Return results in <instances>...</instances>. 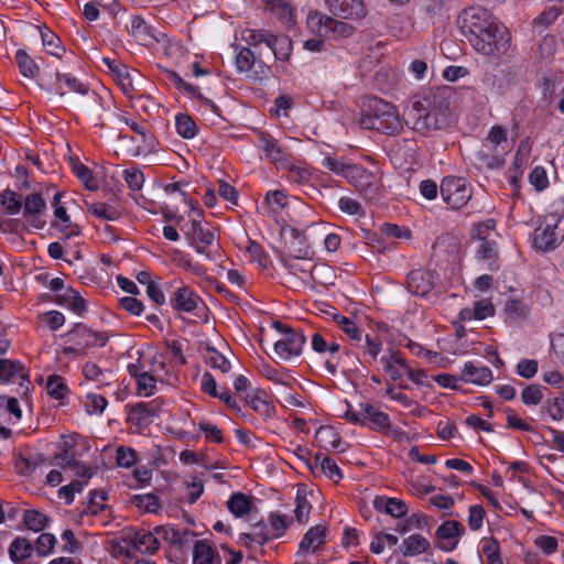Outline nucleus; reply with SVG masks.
Returning <instances> with one entry per match:
<instances>
[{
    "instance_id": "nucleus-6",
    "label": "nucleus",
    "mask_w": 564,
    "mask_h": 564,
    "mask_svg": "<svg viewBox=\"0 0 564 564\" xmlns=\"http://www.w3.org/2000/svg\"><path fill=\"white\" fill-rule=\"evenodd\" d=\"M348 182L367 200H377L380 196L382 182L378 170L368 171L364 166L356 164L352 167Z\"/></svg>"
},
{
    "instance_id": "nucleus-50",
    "label": "nucleus",
    "mask_w": 564,
    "mask_h": 564,
    "mask_svg": "<svg viewBox=\"0 0 564 564\" xmlns=\"http://www.w3.org/2000/svg\"><path fill=\"white\" fill-rule=\"evenodd\" d=\"M335 321L339 325L340 329L348 336V338L355 343L356 346L362 341V332L357 324L346 316L336 315Z\"/></svg>"
},
{
    "instance_id": "nucleus-56",
    "label": "nucleus",
    "mask_w": 564,
    "mask_h": 564,
    "mask_svg": "<svg viewBox=\"0 0 564 564\" xmlns=\"http://www.w3.org/2000/svg\"><path fill=\"white\" fill-rule=\"evenodd\" d=\"M131 503L145 512H158L160 509L159 498L153 494L135 495L131 498Z\"/></svg>"
},
{
    "instance_id": "nucleus-42",
    "label": "nucleus",
    "mask_w": 564,
    "mask_h": 564,
    "mask_svg": "<svg viewBox=\"0 0 564 564\" xmlns=\"http://www.w3.org/2000/svg\"><path fill=\"white\" fill-rule=\"evenodd\" d=\"M44 460L42 455H20L14 462V468L21 476H31Z\"/></svg>"
},
{
    "instance_id": "nucleus-17",
    "label": "nucleus",
    "mask_w": 564,
    "mask_h": 564,
    "mask_svg": "<svg viewBox=\"0 0 564 564\" xmlns=\"http://www.w3.org/2000/svg\"><path fill=\"white\" fill-rule=\"evenodd\" d=\"M335 18L336 17L332 14L326 15L315 12L314 14L308 15L307 23L308 25H319L338 37H349L355 33L356 28L352 24Z\"/></svg>"
},
{
    "instance_id": "nucleus-13",
    "label": "nucleus",
    "mask_w": 564,
    "mask_h": 564,
    "mask_svg": "<svg viewBox=\"0 0 564 564\" xmlns=\"http://www.w3.org/2000/svg\"><path fill=\"white\" fill-rule=\"evenodd\" d=\"M465 531V527L457 520L444 521L435 531V544L444 552H452Z\"/></svg>"
},
{
    "instance_id": "nucleus-14",
    "label": "nucleus",
    "mask_w": 564,
    "mask_h": 564,
    "mask_svg": "<svg viewBox=\"0 0 564 564\" xmlns=\"http://www.w3.org/2000/svg\"><path fill=\"white\" fill-rule=\"evenodd\" d=\"M0 383H19L28 390L29 371L19 360L0 358Z\"/></svg>"
},
{
    "instance_id": "nucleus-40",
    "label": "nucleus",
    "mask_w": 564,
    "mask_h": 564,
    "mask_svg": "<svg viewBox=\"0 0 564 564\" xmlns=\"http://www.w3.org/2000/svg\"><path fill=\"white\" fill-rule=\"evenodd\" d=\"M315 466H319L322 473L335 484H338L343 479L340 468L336 462L328 456L317 454L315 456Z\"/></svg>"
},
{
    "instance_id": "nucleus-59",
    "label": "nucleus",
    "mask_w": 564,
    "mask_h": 564,
    "mask_svg": "<svg viewBox=\"0 0 564 564\" xmlns=\"http://www.w3.org/2000/svg\"><path fill=\"white\" fill-rule=\"evenodd\" d=\"M108 404L107 399L98 393H87L85 400V410L88 414H101Z\"/></svg>"
},
{
    "instance_id": "nucleus-57",
    "label": "nucleus",
    "mask_w": 564,
    "mask_h": 564,
    "mask_svg": "<svg viewBox=\"0 0 564 564\" xmlns=\"http://www.w3.org/2000/svg\"><path fill=\"white\" fill-rule=\"evenodd\" d=\"M0 203L11 215L19 214L22 208L20 195L10 189H6L0 194Z\"/></svg>"
},
{
    "instance_id": "nucleus-21",
    "label": "nucleus",
    "mask_w": 564,
    "mask_h": 564,
    "mask_svg": "<svg viewBox=\"0 0 564 564\" xmlns=\"http://www.w3.org/2000/svg\"><path fill=\"white\" fill-rule=\"evenodd\" d=\"M185 234L191 245L199 253H206V248L213 243L215 238L210 230L203 228L198 219L191 220V230Z\"/></svg>"
},
{
    "instance_id": "nucleus-8",
    "label": "nucleus",
    "mask_w": 564,
    "mask_h": 564,
    "mask_svg": "<svg viewBox=\"0 0 564 564\" xmlns=\"http://www.w3.org/2000/svg\"><path fill=\"white\" fill-rule=\"evenodd\" d=\"M561 220L546 223L535 228L533 234V246L542 252L555 250L564 240V228L560 227Z\"/></svg>"
},
{
    "instance_id": "nucleus-26",
    "label": "nucleus",
    "mask_w": 564,
    "mask_h": 564,
    "mask_svg": "<svg viewBox=\"0 0 564 564\" xmlns=\"http://www.w3.org/2000/svg\"><path fill=\"white\" fill-rule=\"evenodd\" d=\"M269 59L288 61L292 53V40L288 35H275L271 33V39L268 44Z\"/></svg>"
},
{
    "instance_id": "nucleus-39",
    "label": "nucleus",
    "mask_w": 564,
    "mask_h": 564,
    "mask_svg": "<svg viewBox=\"0 0 564 564\" xmlns=\"http://www.w3.org/2000/svg\"><path fill=\"white\" fill-rule=\"evenodd\" d=\"M270 39L271 32L264 29H247L242 32V40L247 43L248 47L252 48L253 51H261L262 44L268 47Z\"/></svg>"
},
{
    "instance_id": "nucleus-7",
    "label": "nucleus",
    "mask_w": 564,
    "mask_h": 564,
    "mask_svg": "<svg viewBox=\"0 0 564 564\" xmlns=\"http://www.w3.org/2000/svg\"><path fill=\"white\" fill-rule=\"evenodd\" d=\"M443 200L453 209L464 207L471 198V188L464 177L446 176L440 186Z\"/></svg>"
},
{
    "instance_id": "nucleus-37",
    "label": "nucleus",
    "mask_w": 564,
    "mask_h": 564,
    "mask_svg": "<svg viewBox=\"0 0 564 564\" xmlns=\"http://www.w3.org/2000/svg\"><path fill=\"white\" fill-rule=\"evenodd\" d=\"M33 545L25 538H15L9 546V555L15 564H24L32 555Z\"/></svg>"
},
{
    "instance_id": "nucleus-55",
    "label": "nucleus",
    "mask_w": 564,
    "mask_h": 564,
    "mask_svg": "<svg viewBox=\"0 0 564 564\" xmlns=\"http://www.w3.org/2000/svg\"><path fill=\"white\" fill-rule=\"evenodd\" d=\"M403 358L401 354L397 351H390L389 355H383L381 357V362L383 365V369L387 373H389L391 380L397 381L405 375L404 370L399 367V364L392 361L393 358Z\"/></svg>"
},
{
    "instance_id": "nucleus-20",
    "label": "nucleus",
    "mask_w": 564,
    "mask_h": 564,
    "mask_svg": "<svg viewBox=\"0 0 564 564\" xmlns=\"http://www.w3.org/2000/svg\"><path fill=\"white\" fill-rule=\"evenodd\" d=\"M325 534L326 528L323 525L311 528L299 544L297 555L305 556L319 550L325 544Z\"/></svg>"
},
{
    "instance_id": "nucleus-44",
    "label": "nucleus",
    "mask_w": 564,
    "mask_h": 564,
    "mask_svg": "<svg viewBox=\"0 0 564 564\" xmlns=\"http://www.w3.org/2000/svg\"><path fill=\"white\" fill-rule=\"evenodd\" d=\"M46 391L55 400L63 401L69 393L65 379L58 375H51L47 378Z\"/></svg>"
},
{
    "instance_id": "nucleus-1",
    "label": "nucleus",
    "mask_w": 564,
    "mask_h": 564,
    "mask_svg": "<svg viewBox=\"0 0 564 564\" xmlns=\"http://www.w3.org/2000/svg\"><path fill=\"white\" fill-rule=\"evenodd\" d=\"M457 24L470 46L486 57L500 59L511 46L510 32L486 8L464 9L457 17Z\"/></svg>"
},
{
    "instance_id": "nucleus-22",
    "label": "nucleus",
    "mask_w": 564,
    "mask_h": 564,
    "mask_svg": "<svg viewBox=\"0 0 564 564\" xmlns=\"http://www.w3.org/2000/svg\"><path fill=\"white\" fill-rule=\"evenodd\" d=\"M257 147L264 153V156L272 163L285 160L286 152L271 134L259 131Z\"/></svg>"
},
{
    "instance_id": "nucleus-29",
    "label": "nucleus",
    "mask_w": 564,
    "mask_h": 564,
    "mask_svg": "<svg viewBox=\"0 0 564 564\" xmlns=\"http://www.w3.org/2000/svg\"><path fill=\"white\" fill-rule=\"evenodd\" d=\"M62 193H55L52 205L54 207V216L62 223L59 230L66 235V237L77 236L79 234L78 225L72 224L70 218L66 212V208L59 204Z\"/></svg>"
},
{
    "instance_id": "nucleus-12",
    "label": "nucleus",
    "mask_w": 564,
    "mask_h": 564,
    "mask_svg": "<svg viewBox=\"0 0 564 564\" xmlns=\"http://www.w3.org/2000/svg\"><path fill=\"white\" fill-rule=\"evenodd\" d=\"M236 67L239 72H251L254 67L256 77H268L270 66L262 56L261 51H253L250 47H242L236 55Z\"/></svg>"
},
{
    "instance_id": "nucleus-38",
    "label": "nucleus",
    "mask_w": 564,
    "mask_h": 564,
    "mask_svg": "<svg viewBox=\"0 0 564 564\" xmlns=\"http://www.w3.org/2000/svg\"><path fill=\"white\" fill-rule=\"evenodd\" d=\"M479 552L486 558V564H503L500 555V544L496 538H482Z\"/></svg>"
},
{
    "instance_id": "nucleus-27",
    "label": "nucleus",
    "mask_w": 564,
    "mask_h": 564,
    "mask_svg": "<svg viewBox=\"0 0 564 564\" xmlns=\"http://www.w3.org/2000/svg\"><path fill=\"white\" fill-rule=\"evenodd\" d=\"M372 505L377 511L384 512L394 518H402L408 513V506L401 499L377 496Z\"/></svg>"
},
{
    "instance_id": "nucleus-19",
    "label": "nucleus",
    "mask_w": 564,
    "mask_h": 564,
    "mask_svg": "<svg viewBox=\"0 0 564 564\" xmlns=\"http://www.w3.org/2000/svg\"><path fill=\"white\" fill-rule=\"evenodd\" d=\"M434 273L429 270H413L408 274L406 288L410 293L426 296L434 286Z\"/></svg>"
},
{
    "instance_id": "nucleus-33",
    "label": "nucleus",
    "mask_w": 564,
    "mask_h": 564,
    "mask_svg": "<svg viewBox=\"0 0 564 564\" xmlns=\"http://www.w3.org/2000/svg\"><path fill=\"white\" fill-rule=\"evenodd\" d=\"M387 29L392 36L404 39L409 36L412 31V22L410 17L405 14H392L387 19Z\"/></svg>"
},
{
    "instance_id": "nucleus-53",
    "label": "nucleus",
    "mask_w": 564,
    "mask_h": 564,
    "mask_svg": "<svg viewBox=\"0 0 564 564\" xmlns=\"http://www.w3.org/2000/svg\"><path fill=\"white\" fill-rule=\"evenodd\" d=\"M106 500H107L106 492L91 491L89 501H88L87 506L83 509L82 514L83 516L84 514L85 516L99 514L107 508V505L105 503Z\"/></svg>"
},
{
    "instance_id": "nucleus-54",
    "label": "nucleus",
    "mask_w": 564,
    "mask_h": 564,
    "mask_svg": "<svg viewBox=\"0 0 564 564\" xmlns=\"http://www.w3.org/2000/svg\"><path fill=\"white\" fill-rule=\"evenodd\" d=\"M47 521L48 518L37 510L24 511L23 522L29 530L40 532L45 528Z\"/></svg>"
},
{
    "instance_id": "nucleus-46",
    "label": "nucleus",
    "mask_w": 564,
    "mask_h": 564,
    "mask_svg": "<svg viewBox=\"0 0 564 564\" xmlns=\"http://www.w3.org/2000/svg\"><path fill=\"white\" fill-rule=\"evenodd\" d=\"M215 557L214 547L206 540H197L193 550L194 564H212Z\"/></svg>"
},
{
    "instance_id": "nucleus-25",
    "label": "nucleus",
    "mask_w": 564,
    "mask_h": 564,
    "mask_svg": "<svg viewBox=\"0 0 564 564\" xmlns=\"http://www.w3.org/2000/svg\"><path fill=\"white\" fill-rule=\"evenodd\" d=\"M361 414L366 425L378 432H386L390 427V417L370 403H361Z\"/></svg>"
},
{
    "instance_id": "nucleus-23",
    "label": "nucleus",
    "mask_w": 564,
    "mask_h": 564,
    "mask_svg": "<svg viewBox=\"0 0 564 564\" xmlns=\"http://www.w3.org/2000/svg\"><path fill=\"white\" fill-rule=\"evenodd\" d=\"M462 380L467 383L486 386L492 381V371L487 366L467 361L462 370Z\"/></svg>"
},
{
    "instance_id": "nucleus-32",
    "label": "nucleus",
    "mask_w": 564,
    "mask_h": 564,
    "mask_svg": "<svg viewBox=\"0 0 564 564\" xmlns=\"http://www.w3.org/2000/svg\"><path fill=\"white\" fill-rule=\"evenodd\" d=\"M57 87L56 90L61 96H64L66 93H77L80 95L88 94V87L79 82L75 76L68 73H56Z\"/></svg>"
},
{
    "instance_id": "nucleus-36",
    "label": "nucleus",
    "mask_w": 564,
    "mask_h": 564,
    "mask_svg": "<svg viewBox=\"0 0 564 564\" xmlns=\"http://www.w3.org/2000/svg\"><path fill=\"white\" fill-rule=\"evenodd\" d=\"M57 303L78 315H82L87 308L85 300L73 288H66L64 292L57 294Z\"/></svg>"
},
{
    "instance_id": "nucleus-47",
    "label": "nucleus",
    "mask_w": 564,
    "mask_h": 564,
    "mask_svg": "<svg viewBox=\"0 0 564 564\" xmlns=\"http://www.w3.org/2000/svg\"><path fill=\"white\" fill-rule=\"evenodd\" d=\"M247 403L250 408L263 416L265 420L275 415V408L268 400L263 399L259 393L247 395Z\"/></svg>"
},
{
    "instance_id": "nucleus-49",
    "label": "nucleus",
    "mask_w": 564,
    "mask_h": 564,
    "mask_svg": "<svg viewBox=\"0 0 564 564\" xmlns=\"http://www.w3.org/2000/svg\"><path fill=\"white\" fill-rule=\"evenodd\" d=\"M89 214L104 220H116L120 217V213L115 207L106 203H86Z\"/></svg>"
},
{
    "instance_id": "nucleus-28",
    "label": "nucleus",
    "mask_w": 564,
    "mask_h": 564,
    "mask_svg": "<svg viewBox=\"0 0 564 564\" xmlns=\"http://www.w3.org/2000/svg\"><path fill=\"white\" fill-rule=\"evenodd\" d=\"M281 263L293 275L300 276L303 280L306 278L315 280L314 272L317 267L312 264L311 260H303L294 257H281Z\"/></svg>"
},
{
    "instance_id": "nucleus-9",
    "label": "nucleus",
    "mask_w": 564,
    "mask_h": 564,
    "mask_svg": "<svg viewBox=\"0 0 564 564\" xmlns=\"http://www.w3.org/2000/svg\"><path fill=\"white\" fill-rule=\"evenodd\" d=\"M121 540L127 546H131L141 554H154L160 547L155 531L126 529L122 531Z\"/></svg>"
},
{
    "instance_id": "nucleus-3",
    "label": "nucleus",
    "mask_w": 564,
    "mask_h": 564,
    "mask_svg": "<svg viewBox=\"0 0 564 564\" xmlns=\"http://www.w3.org/2000/svg\"><path fill=\"white\" fill-rule=\"evenodd\" d=\"M359 122L365 129H375L386 134H395L402 129L397 108L377 97L368 99Z\"/></svg>"
},
{
    "instance_id": "nucleus-58",
    "label": "nucleus",
    "mask_w": 564,
    "mask_h": 564,
    "mask_svg": "<svg viewBox=\"0 0 564 564\" xmlns=\"http://www.w3.org/2000/svg\"><path fill=\"white\" fill-rule=\"evenodd\" d=\"M206 361L212 368L219 369L223 373H227L231 369L230 361L212 347L207 348Z\"/></svg>"
},
{
    "instance_id": "nucleus-5",
    "label": "nucleus",
    "mask_w": 564,
    "mask_h": 564,
    "mask_svg": "<svg viewBox=\"0 0 564 564\" xmlns=\"http://www.w3.org/2000/svg\"><path fill=\"white\" fill-rule=\"evenodd\" d=\"M69 346L63 348L64 355H83L93 347H104L108 343V335L101 332H94L83 324H76L66 335Z\"/></svg>"
},
{
    "instance_id": "nucleus-34",
    "label": "nucleus",
    "mask_w": 564,
    "mask_h": 564,
    "mask_svg": "<svg viewBox=\"0 0 564 564\" xmlns=\"http://www.w3.org/2000/svg\"><path fill=\"white\" fill-rule=\"evenodd\" d=\"M83 375L89 381L98 383V388L110 387L112 384V372L101 369L97 364L88 361L83 366Z\"/></svg>"
},
{
    "instance_id": "nucleus-24",
    "label": "nucleus",
    "mask_w": 564,
    "mask_h": 564,
    "mask_svg": "<svg viewBox=\"0 0 564 564\" xmlns=\"http://www.w3.org/2000/svg\"><path fill=\"white\" fill-rule=\"evenodd\" d=\"M102 61L107 64L110 72L116 76L122 91L127 96L132 97V93L135 91L134 80L133 75L128 69V67L115 59H109L107 57H104Z\"/></svg>"
},
{
    "instance_id": "nucleus-18",
    "label": "nucleus",
    "mask_w": 564,
    "mask_h": 564,
    "mask_svg": "<svg viewBox=\"0 0 564 564\" xmlns=\"http://www.w3.org/2000/svg\"><path fill=\"white\" fill-rule=\"evenodd\" d=\"M23 206V217L29 224L35 229H42L46 225V221L42 219V214L46 209V203L39 193L26 195Z\"/></svg>"
},
{
    "instance_id": "nucleus-16",
    "label": "nucleus",
    "mask_w": 564,
    "mask_h": 564,
    "mask_svg": "<svg viewBox=\"0 0 564 564\" xmlns=\"http://www.w3.org/2000/svg\"><path fill=\"white\" fill-rule=\"evenodd\" d=\"M202 303V297L186 284L176 288L170 296V304L176 312L192 313Z\"/></svg>"
},
{
    "instance_id": "nucleus-15",
    "label": "nucleus",
    "mask_w": 564,
    "mask_h": 564,
    "mask_svg": "<svg viewBox=\"0 0 564 564\" xmlns=\"http://www.w3.org/2000/svg\"><path fill=\"white\" fill-rule=\"evenodd\" d=\"M160 406L155 401L139 402L128 410L127 422L138 430L145 429L153 417L159 416Z\"/></svg>"
},
{
    "instance_id": "nucleus-11",
    "label": "nucleus",
    "mask_w": 564,
    "mask_h": 564,
    "mask_svg": "<svg viewBox=\"0 0 564 564\" xmlns=\"http://www.w3.org/2000/svg\"><path fill=\"white\" fill-rule=\"evenodd\" d=\"M324 2L332 15L344 20H362L368 13L364 0H324Z\"/></svg>"
},
{
    "instance_id": "nucleus-2",
    "label": "nucleus",
    "mask_w": 564,
    "mask_h": 564,
    "mask_svg": "<svg viewBox=\"0 0 564 564\" xmlns=\"http://www.w3.org/2000/svg\"><path fill=\"white\" fill-rule=\"evenodd\" d=\"M451 91L430 89L412 104L409 120L412 129L422 135L443 130L451 123Z\"/></svg>"
},
{
    "instance_id": "nucleus-10",
    "label": "nucleus",
    "mask_w": 564,
    "mask_h": 564,
    "mask_svg": "<svg viewBox=\"0 0 564 564\" xmlns=\"http://www.w3.org/2000/svg\"><path fill=\"white\" fill-rule=\"evenodd\" d=\"M281 236L284 239V247L288 251L286 257H294L303 260L312 259V250L306 242V238L302 230L291 225L281 228Z\"/></svg>"
},
{
    "instance_id": "nucleus-62",
    "label": "nucleus",
    "mask_w": 564,
    "mask_h": 564,
    "mask_svg": "<svg viewBox=\"0 0 564 564\" xmlns=\"http://www.w3.org/2000/svg\"><path fill=\"white\" fill-rule=\"evenodd\" d=\"M486 517V511L482 506L480 505H474L470 506L468 509V518L467 523L470 530L477 531L479 530L482 524Z\"/></svg>"
},
{
    "instance_id": "nucleus-60",
    "label": "nucleus",
    "mask_w": 564,
    "mask_h": 564,
    "mask_svg": "<svg viewBox=\"0 0 564 564\" xmlns=\"http://www.w3.org/2000/svg\"><path fill=\"white\" fill-rule=\"evenodd\" d=\"M544 390L540 384H529L522 390L521 400L525 405H538L544 397Z\"/></svg>"
},
{
    "instance_id": "nucleus-41",
    "label": "nucleus",
    "mask_w": 564,
    "mask_h": 564,
    "mask_svg": "<svg viewBox=\"0 0 564 564\" xmlns=\"http://www.w3.org/2000/svg\"><path fill=\"white\" fill-rule=\"evenodd\" d=\"M227 507L235 517L240 518L251 510L252 499L242 492H235L227 501Z\"/></svg>"
},
{
    "instance_id": "nucleus-48",
    "label": "nucleus",
    "mask_w": 564,
    "mask_h": 564,
    "mask_svg": "<svg viewBox=\"0 0 564 564\" xmlns=\"http://www.w3.org/2000/svg\"><path fill=\"white\" fill-rule=\"evenodd\" d=\"M322 165L333 173L345 177L347 181L352 172L355 163H348L343 159L326 156L323 160Z\"/></svg>"
},
{
    "instance_id": "nucleus-52",
    "label": "nucleus",
    "mask_w": 564,
    "mask_h": 564,
    "mask_svg": "<svg viewBox=\"0 0 564 564\" xmlns=\"http://www.w3.org/2000/svg\"><path fill=\"white\" fill-rule=\"evenodd\" d=\"M177 133L184 139H192L197 133V126L191 116L186 113L177 115L175 118Z\"/></svg>"
},
{
    "instance_id": "nucleus-45",
    "label": "nucleus",
    "mask_w": 564,
    "mask_h": 564,
    "mask_svg": "<svg viewBox=\"0 0 564 564\" xmlns=\"http://www.w3.org/2000/svg\"><path fill=\"white\" fill-rule=\"evenodd\" d=\"M477 258L487 261L490 270H497L498 250L496 241L484 239L477 248Z\"/></svg>"
},
{
    "instance_id": "nucleus-63",
    "label": "nucleus",
    "mask_w": 564,
    "mask_h": 564,
    "mask_svg": "<svg viewBox=\"0 0 564 564\" xmlns=\"http://www.w3.org/2000/svg\"><path fill=\"white\" fill-rule=\"evenodd\" d=\"M123 178L128 187L132 191H140L144 183V175L142 171L137 167L126 169L123 171Z\"/></svg>"
},
{
    "instance_id": "nucleus-43",
    "label": "nucleus",
    "mask_w": 564,
    "mask_h": 564,
    "mask_svg": "<svg viewBox=\"0 0 564 564\" xmlns=\"http://www.w3.org/2000/svg\"><path fill=\"white\" fill-rule=\"evenodd\" d=\"M15 62L20 73L28 78H35L40 73V67L35 61L26 54L24 50H18Z\"/></svg>"
},
{
    "instance_id": "nucleus-61",
    "label": "nucleus",
    "mask_w": 564,
    "mask_h": 564,
    "mask_svg": "<svg viewBox=\"0 0 564 564\" xmlns=\"http://www.w3.org/2000/svg\"><path fill=\"white\" fill-rule=\"evenodd\" d=\"M296 506H295V519L299 523L304 524L308 520L312 506L307 500L305 495H302L300 491L296 494Z\"/></svg>"
},
{
    "instance_id": "nucleus-35",
    "label": "nucleus",
    "mask_w": 564,
    "mask_h": 564,
    "mask_svg": "<svg viewBox=\"0 0 564 564\" xmlns=\"http://www.w3.org/2000/svg\"><path fill=\"white\" fill-rule=\"evenodd\" d=\"M430 546V541L425 536L415 533L403 540L401 552L404 556H416L427 552Z\"/></svg>"
},
{
    "instance_id": "nucleus-31",
    "label": "nucleus",
    "mask_w": 564,
    "mask_h": 564,
    "mask_svg": "<svg viewBox=\"0 0 564 564\" xmlns=\"http://www.w3.org/2000/svg\"><path fill=\"white\" fill-rule=\"evenodd\" d=\"M56 462L64 470H69L79 478L88 480L93 476V471L86 465L75 459L73 455H69L67 451L58 454Z\"/></svg>"
},
{
    "instance_id": "nucleus-4",
    "label": "nucleus",
    "mask_w": 564,
    "mask_h": 564,
    "mask_svg": "<svg viewBox=\"0 0 564 564\" xmlns=\"http://www.w3.org/2000/svg\"><path fill=\"white\" fill-rule=\"evenodd\" d=\"M273 327L282 335L274 344V355L283 361L300 356L306 343L302 328H291L279 321L273 322Z\"/></svg>"
},
{
    "instance_id": "nucleus-64",
    "label": "nucleus",
    "mask_w": 564,
    "mask_h": 564,
    "mask_svg": "<svg viewBox=\"0 0 564 564\" xmlns=\"http://www.w3.org/2000/svg\"><path fill=\"white\" fill-rule=\"evenodd\" d=\"M268 521L272 531L274 532V538H281L290 524L286 516L280 512L270 513Z\"/></svg>"
},
{
    "instance_id": "nucleus-51",
    "label": "nucleus",
    "mask_w": 564,
    "mask_h": 564,
    "mask_svg": "<svg viewBox=\"0 0 564 564\" xmlns=\"http://www.w3.org/2000/svg\"><path fill=\"white\" fill-rule=\"evenodd\" d=\"M41 37L46 52L53 56L62 57V54L65 52V48L62 44L61 39L46 29L45 31H41Z\"/></svg>"
},
{
    "instance_id": "nucleus-30",
    "label": "nucleus",
    "mask_w": 564,
    "mask_h": 564,
    "mask_svg": "<svg viewBox=\"0 0 564 564\" xmlns=\"http://www.w3.org/2000/svg\"><path fill=\"white\" fill-rule=\"evenodd\" d=\"M288 204L289 200L285 192L280 189L269 191L264 197L262 209L267 216L275 217L282 213Z\"/></svg>"
}]
</instances>
